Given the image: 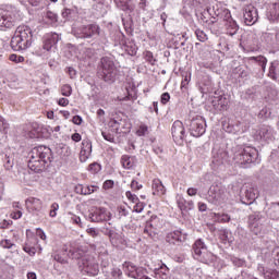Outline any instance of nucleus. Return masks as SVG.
Returning a JSON list of instances; mask_svg holds the SVG:
<instances>
[{
	"mask_svg": "<svg viewBox=\"0 0 279 279\" xmlns=\"http://www.w3.org/2000/svg\"><path fill=\"white\" fill-rule=\"evenodd\" d=\"M28 158V169L41 173L53 162V151L47 146H37L29 151Z\"/></svg>",
	"mask_w": 279,
	"mask_h": 279,
	"instance_id": "nucleus-1",
	"label": "nucleus"
},
{
	"mask_svg": "<svg viewBox=\"0 0 279 279\" xmlns=\"http://www.w3.org/2000/svg\"><path fill=\"white\" fill-rule=\"evenodd\" d=\"M34 43V35L32 28L27 25L19 26L11 38V48L13 51H25L29 49Z\"/></svg>",
	"mask_w": 279,
	"mask_h": 279,
	"instance_id": "nucleus-2",
	"label": "nucleus"
},
{
	"mask_svg": "<svg viewBox=\"0 0 279 279\" xmlns=\"http://www.w3.org/2000/svg\"><path fill=\"white\" fill-rule=\"evenodd\" d=\"M233 162L243 167V169H247L251 165H254L256 160H258V150L252 146H236L233 149Z\"/></svg>",
	"mask_w": 279,
	"mask_h": 279,
	"instance_id": "nucleus-3",
	"label": "nucleus"
},
{
	"mask_svg": "<svg viewBox=\"0 0 279 279\" xmlns=\"http://www.w3.org/2000/svg\"><path fill=\"white\" fill-rule=\"evenodd\" d=\"M117 75H119V70L114 60L110 57H102L98 63V77L108 84H114Z\"/></svg>",
	"mask_w": 279,
	"mask_h": 279,
	"instance_id": "nucleus-4",
	"label": "nucleus"
},
{
	"mask_svg": "<svg viewBox=\"0 0 279 279\" xmlns=\"http://www.w3.org/2000/svg\"><path fill=\"white\" fill-rule=\"evenodd\" d=\"M72 34L75 38L88 40L90 38H95V36H99V34H101V28L97 24L81 25L73 28Z\"/></svg>",
	"mask_w": 279,
	"mask_h": 279,
	"instance_id": "nucleus-5",
	"label": "nucleus"
},
{
	"mask_svg": "<svg viewBox=\"0 0 279 279\" xmlns=\"http://www.w3.org/2000/svg\"><path fill=\"white\" fill-rule=\"evenodd\" d=\"M193 252L194 258H196V260H199L201 263H204L205 265H208V263H213L215 258V255H213L211 252H208V247L202 239L195 241V243L193 244Z\"/></svg>",
	"mask_w": 279,
	"mask_h": 279,
	"instance_id": "nucleus-6",
	"label": "nucleus"
},
{
	"mask_svg": "<svg viewBox=\"0 0 279 279\" xmlns=\"http://www.w3.org/2000/svg\"><path fill=\"white\" fill-rule=\"evenodd\" d=\"M211 154L213 156L210 166L214 171H217V169H221V167L226 165H232V159H230V156L228 155L226 149L215 147Z\"/></svg>",
	"mask_w": 279,
	"mask_h": 279,
	"instance_id": "nucleus-7",
	"label": "nucleus"
},
{
	"mask_svg": "<svg viewBox=\"0 0 279 279\" xmlns=\"http://www.w3.org/2000/svg\"><path fill=\"white\" fill-rule=\"evenodd\" d=\"M187 128L191 136L199 138L206 134V120L202 116H196L189 120Z\"/></svg>",
	"mask_w": 279,
	"mask_h": 279,
	"instance_id": "nucleus-8",
	"label": "nucleus"
},
{
	"mask_svg": "<svg viewBox=\"0 0 279 279\" xmlns=\"http://www.w3.org/2000/svg\"><path fill=\"white\" fill-rule=\"evenodd\" d=\"M87 219L94 223H101V221H110V211L104 207H96L92 209Z\"/></svg>",
	"mask_w": 279,
	"mask_h": 279,
	"instance_id": "nucleus-9",
	"label": "nucleus"
},
{
	"mask_svg": "<svg viewBox=\"0 0 279 279\" xmlns=\"http://www.w3.org/2000/svg\"><path fill=\"white\" fill-rule=\"evenodd\" d=\"M243 19L245 25H256L258 23V9L252 4L245 5L243 9Z\"/></svg>",
	"mask_w": 279,
	"mask_h": 279,
	"instance_id": "nucleus-10",
	"label": "nucleus"
},
{
	"mask_svg": "<svg viewBox=\"0 0 279 279\" xmlns=\"http://www.w3.org/2000/svg\"><path fill=\"white\" fill-rule=\"evenodd\" d=\"M263 214L260 211H255L248 216V227L254 234H260L263 230Z\"/></svg>",
	"mask_w": 279,
	"mask_h": 279,
	"instance_id": "nucleus-11",
	"label": "nucleus"
},
{
	"mask_svg": "<svg viewBox=\"0 0 279 279\" xmlns=\"http://www.w3.org/2000/svg\"><path fill=\"white\" fill-rule=\"evenodd\" d=\"M82 266L84 271L89 276H97L99 274V264L95 257H84L82 259Z\"/></svg>",
	"mask_w": 279,
	"mask_h": 279,
	"instance_id": "nucleus-12",
	"label": "nucleus"
},
{
	"mask_svg": "<svg viewBox=\"0 0 279 279\" xmlns=\"http://www.w3.org/2000/svg\"><path fill=\"white\" fill-rule=\"evenodd\" d=\"M171 132L174 142L182 143V141H184L186 132L184 131V124L182 123V121H174L171 128Z\"/></svg>",
	"mask_w": 279,
	"mask_h": 279,
	"instance_id": "nucleus-13",
	"label": "nucleus"
},
{
	"mask_svg": "<svg viewBox=\"0 0 279 279\" xmlns=\"http://www.w3.org/2000/svg\"><path fill=\"white\" fill-rule=\"evenodd\" d=\"M223 197H226V194L223 193V190L217 185H211L208 191V202L211 204H217V202H223Z\"/></svg>",
	"mask_w": 279,
	"mask_h": 279,
	"instance_id": "nucleus-14",
	"label": "nucleus"
},
{
	"mask_svg": "<svg viewBox=\"0 0 279 279\" xmlns=\"http://www.w3.org/2000/svg\"><path fill=\"white\" fill-rule=\"evenodd\" d=\"M166 241L170 245H182V243L186 241V234L182 233V231L180 230H177L168 233L166 236Z\"/></svg>",
	"mask_w": 279,
	"mask_h": 279,
	"instance_id": "nucleus-15",
	"label": "nucleus"
},
{
	"mask_svg": "<svg viewBox=\"0 0 279 279\" xmlns=\"http://www.w3.org/2000/svg\"><path fill=\"white\" fill-rule=\"evenodd\" d=\"M62 40V35L58 33H49L46 35V38L44 40V49L46 51H51L52 47H56L58 43Z\"/></svg>",
	"mask_w": 279,
	"mask_h": 279,
	"instance_id": "nucleus-16",
	"label": "nucleus"
},
{
	"mask_svg": "<svg viewBox=\"0 0 279 279\" xmlns=\"http://www.w3.org/2000/svg\"><path fill=\"white\" fill-rule=\"evenodd\" d=\"M0 27H5L7 29L14 27V16L10 11L0 9Z\"/></svg>",
	"mask_w": 279,
	"mask_h": 279,
	"instance_id": "nucleus-17",
	"label": "nucleus"
},
{
	"mask_svg": "<svg viewBox=\"0 0 279 279\" xmlns=\"http://www.w3.org/2000/svg\"><path fill=\"white\" fill-rule=\"evenodd\" d=\"M230 104V100L226 98V96H217L214 97L211 100V106L216 112H226L228 110V105Z\"/></svg>",
	"mask_w": 279,
	"mask_h": 279,
	"instance_id": "nucleus-18",
	"label": "nucleus"
},
{
	"mask_svg": "<svg viewBox=\"0 0 279 279\" xmlns=\"http://www.w3.org/2000/svg\"><path fill=\"white\" fill-rule=\"evenodd\" d=\"M256 138L259 141H274V129L269 125H262L257 131Z\"/></svg>",
	"mask_w": 279,
	"mask_h": 279,
	"instance_id": "nucleus-19",
	"label": "nucleus"
},
{
	"mask_svg": "<svg viewBox=\"0 0 279 279\" xmlns=\"http://www.w3.org/2000/svg\"><path fill=\"white\" fill-rule=\"evenodd\" d=\"M222 128L229 134H239V132H241V122L238 120L228 119V121L222 122Z\"/></svg>",
	"mask_w": 279,
	"mask_h": 279,
	"instance_id": "nucleus-20",
	"label": "nucleus"
},
{
	"mask_svg": "<svg viewBox=\"0 0 279 279\" xmlns=\"http://www.w3.org/2000/svg\"><path fill=\"white\" fill-rule=\"evenodd\" d=\"M86 254V248H84V246H70V250L68 251V256L69 258H72L74 260H80V258H82V260H84V256Z\"/></svg>",
	"mask_w": 279,
	"mask_h": 279,
	"instance_id": "nucleus-21",
	"label": "nucleus"
},
{
	"mask_svg": "<svg viewBox=\"0 0 279 279\" xmlns=\"http://www.w3.org/2000/svg\"><path fill=\"white\" fill-rule=\"evenodd\" d=\"M267 19L271 23H279V1L269 4L267 11Z\"/></svg>",
	"mask_w": 279,
	"mask_h": 279,
	"instance_id": "nucleus-22",
	"label": "nucleus"
},
{
	"mask_svg": "<svg viewBox=\"0 0 279 279\" xmlns=\"http://www.w3.org/2000/svg\"><path fill=\"white\" fill-rule=\"evenodd\" d=\"M114 3L123 12H132L136 8V4L132 0H114Z\"/></svg>",
	"mask_w": 279,
	"mask_h": 279,
	"instance_id": "nucleus-23",
	"label": "nucleus"
},
{
	"mask_svg": "<svg viewBox=\"0 0 279 279\" xmlns=\"http://www.w3.org/2000/svg\"><path fill=\"white\" fill-rule=\"evenodd\" d=\"M165 193H167V189L162 185V181L155 179L153 181V195H165Z\"/></svg>",
	"mask_w": 279,
	"mask_h": 279,
	"instance_id": "nucleus-24",
	"label": "nucleus"
},
{
	"mask_svg": "<svg viewBox=\"0 0 279 279\" xmlns=\"http://www.w3.org/2000/svg\"><path fill=\"white\" fill-rule=\"evenodd\" d=\"M75 193H77L78 195H90L95 193V186L78 184L75 186Z\"/></svg>",
	"mask_w": 279,
	"mask_h": 279,
	"instance_id": "nucleus-25",
	"label": "nucleus"
},
{
	"mask_svg": "<svg viewBox=\"0 0 279 279\" xmlns=\"http://www.w3.org/2000/svg\"><path fill=\"white\" fill-rule=\"evenodd\" d=\"M268 215L274 221H279V202L270 204Z\"/></svg>",
	"mask_w": 279,
	"mask_h": 279,
	"instance_id": "nucleus-26",
	"label": "nucleus"
},
{
	"mask_svg": "<svg viewBox=\"0 0 279 279\" xmlns=\"http://www.w3.org/2000/svg\"><path fill=\"white\" fill-rule=\"evenodd\" d=\"M219 239L225 245H230L232 243V233L228 229H222L219 231Z\"/></svg>",
	"mask_w": 279,
	"mask_h": 279,
	"instance_id": "nucleus-27",
	"label": "nucleus"
},
{
	"mask_svg": "<svg viewBox=\"0 0 279 279\" xmlns=\"http://www.w3.org/2000/svg\"><path fill=\"white\" fill-rule=\"evenodd\" d=\"M178 206L181 213H189V210H193V208H195V204L193 203V201L180 199L178 202Z\"/></svg>",
	"mask_w": 279,
	"mask_h": 279,
	"instance_id": "nucleus-28",
	"label": "nucleus"
},
{
	"mask_svg": "<svg viewBox=\"0 0 279 279\" xmlns=\"http://www.w3.org/2000/svg\"><path fill=\"white\" fill-rule=\"evenodd\" d=\"M279 76V61L271 62L269 66L268 77L271 80H278Z\"/></svg>",
	"mask_w": 279,
	"mask_h": 279,
	"instance_id": "nucleus-29",
	"label": "nucleus"
},
{
	"mask_svg": "<svg viewBox=\"0 0 279 279\" xmlns=\"http://www.w3.org/2000/svg\"><path fill=\"white\" fill-rule=\"evenodd\" d=\"M225 25H226L227 34H229V36H234L236 32H239V24H236V21L234 20H230Z\"/></svg>",
	"mask_w": 279,
	"mask_h": 279,
	"instance_id": "nucleus-30",
	"label": "nucleus"
},
{
	"mask_svg": "<svg viewBox=\"0 0 279 279\" xmlns=\"http://www.w3.org/2000/svg\"><path fill=\"white\" fill-rule=\"evenodd\" d=\"M248 61L256 62L257 64H259V66L264 72H265V69H267V58H265L264 56L250 57Z\"/></svg>",
	"mask_w": 279,
	"mask_h": 279,
	"instance_id": "nucleus-31",
	"label": "nucleus"
},
{
	"mask_svg": "<svg viewBox=\"0 0 279 279\" xmlns=\"http://www.w3.org/2000/svg\"><path fill=\"white\" fill-rule=\"evenodd\" d=\"M244 199H246V202H243V204L247 205L252 204L254 199H256V193H254L253 189L245 190Z\"/></svg>",
	"mask_w": 279,
	"mask_h": 279,
	"instance_id": "nucleus-32",
	"label": "nucleus"
},
{
	"mask_svg": "<svg viewBox=\"0 0 279 279\" xmlns=\"http://www.w3.org/2000/svg\"><path fill=\"white\" fill-rule=\"evenodd\" d=\"M123 267L126 269V276H129V278H132V276H134V274L136 272V270L140 267H136V265H133L131 262H126L123 264Z\"/></svg>",
	"mask_w": 279,
	"mask_h": 279,
	"instance_id": "nucleus-33",
	"label": "nucleus"
},
{
	"mask_svg": "<svg viewBox=\"0 0 279 279\" xmlns=\"http://www.w3.org/2000/svg\"><path fill=\"white\" fill-rule=\"evenodd\" d=\"M26 204L29 206H33L34 210H40V208H43V202H40V199L38 198H28L26 201Z\"/></svg>",
	"mask_w": 279,
	"mask_h": 279,
	"instance_id": "nucleus-34",
	"label": "nucleus"
},
{
	"mask_svg": "<svg viewBox=\"0 0 279 279\" xmlns=\"http://www.w3.org/2000/svg\"><path fill=\"white\" fill-rule=\"evenodd\" d=\"M121 162L124 169H132V167H134V163L132 162V157L128 155L122 156Z\"/></svg>",
	"mask_w": 279,
	"mask_h": 279,
	"instance_id": "nucleus-35",
	"label": "nucleus"
},
{
	"mask_svg": "<svg viewBox=\"0 0 279 279\" xmlns=\"http://www.w3.org/2000/svg\"><path fill=\"white\" fill-rule=\"evenodd\" d=\"M144 59L146 60V62L151 64V66H154V64H156L157 62L156 58H154V52L149 50L144 51Z\"/></svg>",
	"mask_w": 279,
	"mask_h": 279,
	"instance_id": "nucleus-36",
	"label": "nucleus"
},
{
	"mask_svg": "<svg viewBox=\"0 0 279 279\" xmlns=\"http://www.w3.org/2000/svg\"><path fill=\"white\" fill-rule=\"evenodd\" d=\"M125 51L129 53V56H136L138 48L136 47L135 44L129 43L125 45Z\"/></svg>",
	"mask_w": 279,
	"mask_h": 279,
	"instance_id": "nucleus-37",
	"label": "nucleus"
},
{
	"mask_svg": "<svg viewBox=\"0 0 279 279\" xmlns=\"http://www.w3.org/2000/svg\"><path fill=\"white\" fill-rule=\"evenodd\" d=\"M195 36L199 43H206V40H208V35H206L205 32L199 28L195 31Z\"/></svg>",
	"mask_w": 279,
	"mask_h": 279,
	"instance_id": "nucleus-38",
	"label": "nucleus"
},
{
	"mask_svg": "<svg viewBox=\"0 0 279 279\" xmlns=\"http://www.w3.org/2000/svg\"><path fill=\"white\" fill-rule=\"evenodd\" d=\"M45 19H47L51 25H53V23H56L58 21V14L51 12V11H47L45 13Z\"/></svg>",
	"mask_w": 279,
	"mask_h": 279,
	"instance_id": "nucleus-39",
	"label": "nucleus"
},
{
	"mask_svg": "<svg viewBox=\"0 0 279 279\" xmlns=\"http://www.w3.org/2000/svg\"><path fill=\"white\" fill-rule=\"evenodd\" d=\"M130 215V211L125 206H119L118 207V219H125Z\"/></svg>",
	"mask_w": 279,
	"mask_h": 279,
	"instance_id": "nucleus-40",
	"label": "nucleus"
},
{
	"mask_svg": "<svg viewBox=\"0 0 279 279\" xmlns=\"http://www.w3.org/2000/svg\"><path fill=\"white\" fill-rule=\"evenodd\" d=\"M109 125L112 129V131L116 132V134H121V131H120L121 122L113 119V120H110Z\"/></svg>",
	"mask_w": 279,
	"mask_h": 279,
	"instance_id": "nucleus-41",
	"label": "nucleus"
},
{
	"mask_svg": "<svg viewBox=\"0 0 279 279\" xmlns=\"http://www.w3.org/2000/svg\"><path fill=\"white\" fill-rule=\"evenodd\" d=\"M81 150L87 151V154H93V144L90 143V141H83Z\"/></svg>",
	"mask_w": 279,
	"mask_h": 279,
	"instance_id": "nucleus-42",
	"label": "nucleus"
},
{
	"mask_svg": "<svg viewBox=\"0 0 279 279\" xmlns=\"http://www.w3.org/2000/svg\"><path fill=\"white\" fill-rule=\"evenodd\" d=\"M88 171H90V173H99L101 171V165L97 163V162H93L88 166Z\"/></svg>",
	"mask_w": 279,
	"mask_h": 279,
	"instance_id": "nucleus-43",
	"label": "nucleus"
},
{
	"mask_svg": "<svg viewBox=\"0 0 279 279\" xmlns=\"http://www.w3.org/2000/svg\"><path fill=\"white\" fill-rule=\"evenodd\" d=\"M71 93H73L71 85H63L61 87V95H63V97H71Z\"/></svg>",
	"mask_w": 279,
	"mask_h": 279,
	"instance_id": "nucleus-44",
	"label": "nucleus"
},
{
	"mask_svg": "<svg viewBox=\"0 0 279 279\" xmlns=\"http://www.w3.org/2000/svg\"><path fill=\"white\" fill-rule=\"evenodd\" d=\"M218 221H221L222 223L230 222V215L228 214H215Z\"/></svg>",
	"mask_w": 279,
	"mask_h": 279,
	"instance_id": "nucleus-45",
	"label": "nucleus"
},
{
	"mask_svg": "<svg viewBox=\"0 0 279 279\" xmlns=\"http://www.w3.org/2000/svg\"><path fill=\"white\" fill-rule=\"evenodd\" d=\"M145 270L140 267L135 270V272L133 275H131V278H134V279H143V277L145 276Z\"/></svg>",
	"mask_w": 279,
	"mask_h": 279,
	"instance_id": "nucleus-46",
	"label": "nucleus"
},
{
	"mask_svg": "<svg viewBox=\"0 0 279 279\" xmlns=\"http://www.w3.org/2000/svg\"><path fill=\"white\" fill-rule=\"evenodd\" d=\"M9 59L11 62H15V64H21V62L25 61V58L23 56H16V54H10Z\"/></svg>",
	"mask_w": 279,
	"mask_h": 279,
	"instance_id": "nucleus-47",
	"label": "nucleus"
},
{
	"mask_svg": "<svg viewBox=\"0 0 279 279\" xmlns=\"http://www.w3.org/2000/svg\"><path fill=\"white\" fill-rule=\"evenodd\" d=\"M231 262L232 264L235 266V267H245V259H241L239 257H232L231 258Z\"/></svg>",
	"mask_w": 279,
	"mask_h": 279,
	"instance_id": "nucleus-48",
	"label": "nucleus"
},
{
	"mask_svg": "<svg viewBox=\"0 0 279 279\" xmlns=\"http://www.w3.org/2000/svg\"><path fill=\"white\" fill-rule=\"evenodd\" d=\"M23 250H24V252H26V254H29L31 256H36V247L29 246V244L26 243L23 246Z\"/></svg>",
	"mask_w": 279,
	"mask_h": 279,
	"instance_id": "nucleus-49",
	"label": "nucleus"
},
{
	"mask_svg": "<svg viewBox=\"0 0 279 279\" xmlns=\"http://www.w3.org/2000/svg\"><path fill=\"white\" fill-rule=\"evenodd\" d=\"M12 167H14V159H11L10 157L5 156L4 168L7 169V171H10Z\"/></svg>",
	"mask_w": 279,
	"mask_h": 279,
	"instance_id": "nucleus-50",
	"label": "nucleus"
},
{
	"mask_svg": "<svg viewBox=\"0 0 279 279\" xmlns=\"http://www.w3.org/2000/svg\"><path fill=\"white\" fill-rule=\"evenodd\" d=\"M53 260H56L57 263H60L61 265H66L69 262H66V259H64V257H62V255L56 253L52 255Z\"/></svg>",
	"mask_w": 279,
	"mask_h": 279,
	"instance_id": "nucleus-51",
	"label": "nucleus"
},
{
	"mask_svg": "<svg viewBox=\"0 0 279 279\" xmlns=\"http://www.w3.org/2000/svg\"><path fill=\"white\" fill-rule=\"evenodd\" d=\"M134 213H143V210H145V203H141L140 201H137V203H135V206L133 207Z\"/></svg>",
	"mask_w": 279,
	"mask_h": 279,
	"instance_id": "nucleus-52",
	"label": "nucleus"
},
{
	"mask_svg": "<svg viewBox=\"0 0 279 279\" xmlns=\"http://www.w3.org/2000/svg\"><path fill=\"white\" fill-rule=\"evenodd\" d=\"M28 3L33 5V8H43L45 0H28Z\"/></svg>",
	"mask_w": 279,
	"mask_h": 279,
	"instance_id": "nucleus-53",
	"label": "nucleus"
},
{
	"mask_svg": "<svg viewBox=\"0 0 279 279\" xmlns=\"http://www.w3.org/2000/svg\"><path fill=\"white\" fill-rule=\"evenodd\" d=\"M69 215H70V219L73 223L82 227V219L80 218V216L73 215L72 213H69Z\"/></svg>",
	"mask_w": 279,
	"mask_h": 279,
	"instance_id": "nucleus-54",
	"label": "nucleus"
},
{
	"mask_svg": "<svg viewBox=\"0 0 279 279\" xmlns=\"http://www.w3.org/2000/svg\"><path fill=\"white\" fill-rule=\"evenodd\" d=\"M90 154L92 153H88L86 150H81V153H80L81 162H86V160H88V158H90Z\"/></svg>",
	"mask_w": 279,
	"mask_h": 279,
	"instance_id": "nucleus-55",
	"label": "nucleus"
},
{
	"mask_svg": "<svg viewBox=\"0 0 279 279\" xmlns=\"http://www.w3.org/2000/svg\"><path fill=\"white\" fill-rule=\"evenodd\" d=\"M111 276L114 279H121V276H123V271H121L119 268H112Z\"/></svg>",
	"mask_w": 279,
	"mask_h": 279,
	"instance_id": "nucleus-56",
	"label": "nucleus"
},
{
	"mask_svg": "<svg viewBox=\"0 0 279 279\" xmlns=\"http://www.w3.org/2000/svg\"><path fill=\"white\" fill-rule=\"evenodd\" d=\"M0 245H1V247H4L7 250H12V247L14 246V244L10 240H2L0 242Z\"/></svg>",
	"mask_w": 279,
	"mask_h": 279,
	"instance_id": "nucleus-57",
	"label": "nucleus"
},
{
	"mask_svg": "<svg viewBox=\"0 0 279 279\" xmlns=\"http://www.w3.org/2000/svg\"><path fill=\"white\" fill-rule=\"evenodd\" d=\"M87 234H89V236H93V239H97V236H99V230H97L96 228H88Z\"/></svg>",
	"mask_w": 279,
	"mask_h": 279,
	"instance_id": "nucleus-58",
	"label": "nucleus"
},
{
	"mask_svg": "<svg viewBox=\"0 0 279 279\" xmlns=\"http://www.w3.org/2000/svg\"><path fill=\"white\" fill-rule=\"evenodd\" d=\"M126 197L133 204H136L138 202V196H136V194H132V192H126Z\"/></svg>",
	"mask_w": 279,
	"mask_h": 279,
	"instance_id": "nucleus-59",
	"label": "nucleus"
},
{
	"mask_svg": "<svg viewBox=\"0 0 279 279\" xmlns=\"http://www.w3.org/2000/svg\"><path fill=\"white\" fill-rule=\"evenodd\" d=\"M131 189L132 191H141V189H143V185L138 183V181L133 180L131 182Z\"/></svg>",
	"mask_w": 279,
	"mask_h": 279,
	"instance_id": "nucleus-60",
	"label": "nucleus"
},
{
	"mask_svg": "<svg viewBox=\"0 0 279 279\" xmlns=\"http://www.w3.org/2000/svg\"><path fill=\"white\" fill-rule=\"evenodd\" d=\"M112 186H114V181L107 180L104 182L102 189H105V191H108L109 189H112Z\"/></svg>",
	"mask_w": 279,
	"mask_h": 279,
	"instance_id": "nucleus-61",
	"label": "nucleus"
},
{
	"mask_svg": "<svg viewBox=\"0 0 279 279\" xmlns=\"http://www.w3.org/2000/svg\"><path fill=\"white\" fill-rule=\"evenodd\" d=\"M137 136H145L147 134V126L141 125L140 129L136 132Z\"/></svg>",
	"mask_w": 279,
	"mask_h": 279,
	"instance_id": "nucleus-62",
	"label": "nucleus"
},
{
	"mask_svg": "<svg viewBox=\"0 0 279 279\" xmlns=\"http://www.w3.org/2000/svg\"><path fill=\"white\" fill-rule=\"evenodd\" d=\"M58 208H60V205H58V203H53L51 205V210H50V217H56V211L58 210Z\"/></svg>",
	"mask_w": 279,
	"mask_h": 279,
	"instance_id": "nucleus-63",
	"label": "nucleus"
},
{
	"mask_svg": "<svg viewBox=\"0 0 279 279\" xmlns=\"http://www.w3.org/2000/svg\"><path fill=\"white\" fill-rule=\"evenodd\" d=\"M169 99H171V96L169 95V93H163L161 95V104H167L169 101Z\"/></svg>",
	"mask_w": 279,
	"mask_h": 279,
	"instance_id": "nucleus-64",
	"label": "nucleus"
}]
</instances>
